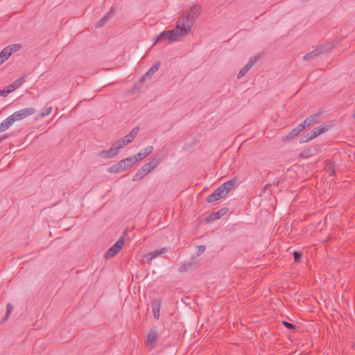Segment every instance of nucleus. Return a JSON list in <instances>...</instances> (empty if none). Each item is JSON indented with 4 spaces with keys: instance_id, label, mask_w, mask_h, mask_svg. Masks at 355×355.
Here are the masks:
<instances>
[{
    "instance_id": "nucleus-39",
    "label": "nucleus",
    "mask_w": 355,
    "mask_h": 355,
    "mask_svg": "<svg viewBox=\"0 0 355 355\" xmlns=\"http://www.w3.org/2000/svg\"><path fill=\"white\" fill-rule=\"evenodd\" d=\"M283 324L288 329H296V326L292 323H290L288 322H286V321H283L282 322Z\"/></svg>"
},
{
    "instance_id": "nucleus-17",
    "label": "nucleus",
    "mask_w": 355,
    "mask_h": 355,
    "mask_svg": "<svg viewBox=\"0 0 355 355\" xmlns=\"http://www.w3.org/2000/svg\"><path fill=\"white\" fill-rule=\"evenodd\" d=\"M168 251L166 248H163L159 250H155L154 252H150L147 255V261L149 263H151V261L159 255L164 254Z\"/></svg>"
},
{
    "instance_id": "nucleus-15",
    "label": "nucleus",
    "mask_w": 355,
    "mask_h": 355,
    "mask_svg": "<svg viewBox=\"0 0 355 355\" xmlns=\"http://www.w3.org/2000/svg\"><path fill=\"white\" fill-rule=\"evenodd\" d=\"M153 147L152 146H148L146 148L141 149L136 155L134 157H137V162L139 159H142L150 154L153 151Z\"/></svg>"
},
{
    "instance_id": "nucleus-8",
    "label": "nucleus",
    "mask_w": 355,
    "mask_h": 355,
    "mask_svg": "<svg viewBox=\"0 0 355 355\" xmlns=\"http://www.w3.org/2000/svg\"><path fill=\"white\" fill-rule=\"evenodd\" d=\"M119 150L114 146L113 144L112 146L109 150H103L98 153L99 157L107 159L114 157L118 154Z\"/></svg>"
},
{
    "instance_id": "nucleus-10",
    "label": "nucleus",
    "mask_w": 355,
    "mask_h": 355,
    "mask_svg": "<svg viewBox=\"0 0 355 355\" xmlns=\"http://www.w3.org/2000/svg\"><path fill=\"white\" fill-rule=\"evenodd\" d=\"M225 196L226 195L223 193V191L218 187L207 197V201L209 203L214 202Z\"/></svg>"
},
{
    "instance_id": "nucleus-11",
    "label": "nucleus",
    "mask_w": 355,
    "mask_h": 355,
    "mask_svg": "<svg viewBox=\"0 0 355 355\" xmlns=\"http://www.w3.org/2000/svg\"><path fill=\"white\" fill-rule=\"evenodd\" d=\"M236 182V178H234L223 183L219 187L223 191V193L227 196V194L234 187Z\"/></svg>"
},
{
    "instance_id": "nucleus-47",
    "label": "nucleus",
    "mask_w": 355,
    "mask_h": 355,
    "mask_svg": "<svg viewBox=\"0 0 355 355\" xmlns=\"http://www.w3.org/2000/svg\"><path fill=\"white\" fill-rule=\"evenodd\" d=\"M335 173V171L333 170L331 175H333Z\"/></svg>"
},
{
    "instance_id": "nucleus-25",
    "label": "nucleus",
    "mask_w": 355,
    "mask_h": 355,
    "mask_svg": "<svg viewBox=\"0 0 355 355\" xmlns=\"http://www.w3.org/2000/svg\"><path fill=\"white\" fill-rule=\"evenodd\" d=\"M10 56V54L9 53L6 47H5L0 52V65L2 64L6 60H7Z\"/></svg>"
},
{
    "instance_id": "nucleus-40",
    "label": "nucleus",
    "mask_w": 355,
    "mask_h": 355,
    "mask_svg": "<svg viewBox=\"0 0 355 355\" xmlns=\"http://www.w3.org/2000/svg\"><path fill=\"white\" fill-rule=\"evenodd\" d=\"M9 94H10V91H8V89H4L2 90L0 89V96H6Z\"/></svg>"
},
{
    "instance_id": "nucleus-26",
    "label": "nucleus",
    "mask_w": 355,
    "mask_h": 355,
    "mask_svg": "<svg viewBox=\"0 0 355 355\" xmlns=\"http://www.w3.org/2000/svg\"><path fill=\"white\" fill-rule=\"evenodd\" d=\"M12 310H13L12 305L10 303H8L6 305V313L4 318L1 320V323H3L8 319Z\"/></svg>"
},
{
    "instance_id": "nucleus-41",
    "label": "nucleus",
    "mask_w": 355,
    "mask_h": 355,
    "mask_svg": "<svg viewBox=\"0 0 355 355\" xmlns=\"http://www.w3.org/2000/svg\"><path fill=\"white\" fill-rule=\"evenodd\" d=\"M272 187V184L271 183L267 184L263 188V192H266L267 190H271Z\"/></svg>"
},
{
    "instance_id": "nucleus-32",
    "label": "nucleus",
    "mask_w": 355,
    "mask_h": 355,
    "mask_svg": "<svg viewBox=\"0 0 355 355\" xmlns=\"http://www.w3.org/2000/svg\"><path fill=\"white\" fill-rule=\"evenodd\" d=\"M146 176V174L144 173L141 169H139L137 173L132 178L134 182L141 180L144 177Z\"/></svg>"
},
{
    "instance_id": "nucleus-29",
    "label": "nucleus",
    "mask_w": 355,
    "mask_h": 355,
    "mask_svg": "<svg viewBox=\"0 0 355 355\" xmlns=\"http://www.w3.org/2000/svg\"><path fill=\"white\" fill-rule=\"evenodd\" d=\"M299 134H300L299 133V130H296L295 128L288 135H286L285 136L284 140H285V139H286V140L292 139L294 137H295L296 136H297Z\"/></svg>"
},
{
    "instance_id": "nucleus-21",
    "label": "nucleus",
    "mask_w": 355,
    "mask_h": 355,
    "mask_svg": "<svg viewBox=\"0 0 355 355\" xmlns=\"http://www.w3.org/2000/svg\"><path fill=\"white\" fill-rule=\"evenodd\" d=\"M202 8L200 6L196 5L191 7L189 10H187L191 14V16L195 19L201 13Z\"/></svg>"
},
{
    "instance_id": "nucleus-36",
    "label": "nucleus",
    "mask_w": 355,
    "mask_h": 355,
    "mask_svg": "<svg viewBox=\"0 0 355 355\" xmlns=\"http://www.w3.org/2000/svg\"><path fill=\"white\" fill-rule=\"evenodd\" d=\"M302 257V253L299 251H295L293 252V258L295 261H300Z\"/></svg>"
},
{
    "instance_id": "nucleus-6",
    "label": "nucleus",
    "mask_w": 355,
    "mask_h": 355,
    "mask_svg": "<svg viewBox=\"0 0 355 355\" xmlns=\"http://www.w3.org/2000/svg\"><path fill=\"white\" fill-rule=\"evenodd\" d=\"M259 60V56H255L252 58L248 62V63L240 70V71L238 73L237 78L240 79L243 76H244Z\"/></svg>"
},
{
    "instance_id": "nucleus-7",
    "label": "nucleus",
    "mask_w": 355,
    "mask_h": 355,
    "mask_svg": "<svg viewBox=\"0 0 355 355\" xmlns=\"http://www.w3.org/2000/svg\"><path fill=\"white\" fill-rule=\"evenodd\" d=\"M158 336L159 334L157 330L155 328H152L147 335V338L145 341L146 345L150 347H154Z\"/></svg>"
},
{
    "instance_id": "nucleus-35",
    "label": "nucleus",
    "mask_w": 355,
    "mask_h": 355,
    "mask_svg": "<svg viewBox=\"0 0 355 355\" xmlns=\"http://www.w3.org/2000/svg\"><path fill=\"white\" fill-rule=\"evenodd\" d=\"M205 250H206V247L204 245H198L197 246V252H196L197 256H200V254L204 253Z\"/></svg>"
},
{
    "instance_id": "nucleus-31",
    "label": "nucleus",
    "mask_w": 355,
    "mask_h": 355,
    "mask_svg": "<svg viewBox=\"0 0 355 355\" xmlns=\"http://www.w3.org/2000/svg\"><path fill=\"white\" fill-rule=\"evenodd\" d=\"M139 131V128L138 127H135L130 132L129 134L127 135V136L132 141L137 135Z\"/></svg>"
},
{
    "instance_id": "nucleus-3",
    "label": "nucleus",
    "mask_w": 355,
    "mask_h": 355,
    "mask_svg": "<svg viewBox=\"0 0 355 355\" xmlns=\"http://www.w3.org/2000/svg\"><path fill=\"white\" fill-rule=\"evenodd\" d=\"M334 47H335V45L333 44L332 43H329L327 45L320 46L319 48L304 55V60L305 61L311 60L314 58L318 57L322 53H325L329 51Z\"/></svg>"
},
{
    "instance_id": "nucleus-1",
    "label": "nucleus",
    "mask_w": 355,
    "mask_h": 355,
    "mask_svg": "<svg viewBox=\"0 0 355 355\" xmlns=\"http://www.w3.org/2000/svg\"><path fill=\"white\" fill-rule=\"evenodd\" d=\"M193 23V17L191 16L189 12L185 11L177 21L176 27L185 36L191 31Z\"/></svg>"
},
{
    "instance_id": "nucleus-4",
    "label": "nucleus",
    "mask_w": 355,
    "mask_h": 355,
    "mask_svg": "<svg viewBox=\"0 0 355 355\" xmlns=\"http://www.w3.org/2000/svg\"><path fill=\"white\" fill-rule=\"evenodd\" d=\"M36 110L34 107H26L15 112L12 115L15 121H21L26 117L34 114Z\"/></svg>"
},
{
    "instance_id": "nucleus-43",
    "label": "nucleus",
    "mask_w": 355,
    "mask_h": 355,
    "mask_svg": "<svg viewBox=\"0 0 355 355\" xmlns=\"http://www.w3.org/2000/svg\"><path fill=\"white\" fill-rule=\"evenodd\" d=\"M308 153H309V152L304 151V152L300 153V156L302 157H308Z\"/></svg>"
},
{
    "instance_id": "nucleus-33",
    "label": "nucleus",
    "mask_w": 355,
    "mask_h": 355,
    "mask_svg": "<svg viewBox=\"0 0 355 355\" xmlns=\"http://www.w3.org/2000/svg\"><path fill=\"white\" fill-rule=\"evenodd\" d=\"M51 111H52V107L51 106L46 107L45 109L44 110V111L42 112L39 114V117L42 118V117H44L46 116H48L51 112Z\"/></svg>"
},
{
    "instance_id": "nucleus-46",
    "label": "nucleus",
    "mask_w": 355,
    "mask_h": 355,
    "mask_svg": "<svg viewBox=\"0 0 355 355\" xmlns=\"http://www.w3.org/2000/svg\"><path fill=\"white\" fill-rule=\"evenodd\" d=\"M11 85H12V87L14 88V89H15H15H17L18 88V87H17L14 84V83H12Z\"/></svg>"
},
{
    "instance_id": "nucleus-28",
    "label": "nucleus",
    "mask_w": 355,
    "mask_h": 355,
    "mask_svg": "<svg viewBox=\"0 0 355 355\" xmlns=\"http://www.w3.org/2000/svg\"><path fill=\"white\" fill-rule=\"evenodd\" d=\"M228 211V208L224 207L218 210L217 212L214 213V217L213 220L219 219L220 217L224 216Z\"/></svg>"
},
{
    "instance_id": "nucleus-23",
    "label": "nucleus",
    "mask_w": 355,
    "mask_h": 355,
    "mask_svg": "<svg viewBox=\"0 0 355 355\" xmlns=\"http://www.w3.org/2000/svg\"><path fill=\"white\" fill-rule=\"evenodd\" d=\"M153 40L155 41V44L159 42H166L167 41V31H162L155 37H154Z\"/></svg>"
},
{
    "instance_id": "nucleus-16",
    "label": "nucleus",
    "mask_w": 355,
    "mask_h": 355,
    "mask_svg": "<svg viewBox=\"0 0 355 355\" xmlns=\"http://www.w3.org/2000/svg\"><path fill=\"white\" fill-rule=\"evenodd\" d=\"M114 13V8H112L97 23L96 26L101 27L104 26L109 19H110Z\"/></svg>"
},
{
    "instance_id": "nucleus-38",
    "label": "nucleus",
    "mask_w": 355,
    "mask_h": 355,
    "mask_svg": "<svg viewBox=\"0 0 355 355\" xmlns=\"http://www.w3.org/2000/svg\"><path fill=\"white\" fill-rule=\"evenodd\" d=\"M115 245H117L119 249H121L122 247L124 245V238L123 237H121L115 243H114Z\"/></svg>"
},
{
    "instance_id": "nucleus-34",
    "label": "nucleus",
    "mask_w": 355,
    "mask_h": 355,
    "mask_svg": "<svg viewBox=\"0 0 355 355\" xmlns=\"http://www.w3.org/2000/svg\"><path fill=\"white\" fill-rule=\"evenodd\" d=\"M24 82H25V78L21 77V78L17 79L13 83L19 88L24 84Z\"/></svg>"
},
{
    "instance_id": "nucleus-27",
    "label": "nucleus",
    "mask_w": 355,
    "mask_h": 355,
    "mask_svg": "<svg viewBox=\"0 0 355 355\" xmlns=\"http://www.w3.org/2000/svg\"><path fill=\"white\" fill-rule=\"evenodd\" d=\"M193 265V262H188L186 263L182 264L180 268H178V272L183 273L186 272L189 270L190 268H191Z\"/></svg>"
},
{
    "instance_id": "nucleus-13",
    "label": "nucleus",
    "mask_w": 355,
    "mask_h": 355,
    "mask_svg": "<svg viewBox=\"0 0 355 355\" xmlns=\"http://www.w3.org/2000/svg\"><path fill=\"white\" fill-rule=\"evenodd\" d=\"M15 120L12 118V115L7 117L4 119L0 124V132H3L7 130L8 128L11 127V125L15 123Z\"/></svg>"
},
{
    "instance_id": "nucleus-18",
    "label": "nucleus",
    "mask_w": 355,
    "mask_h": 355,
    "mask_svg": "<svg viewBox=\"0 0 355 355\" xmlns=\"http://www.w3.org/2000/svg\"><path fill=\"white\" fill-rule=\"evenodd\" d=\"M132 142V140L128 137L127 135L124 136L123 138L119 139L118 141L114 143V146L116 147L118 150L122 148L124 146Z\"/></svg>"
},
{
    "instance_id": "nucleus-42",
    "label": "nucleus",
    "mask_w": 355,
    "mask_h": 355,
    "mask_svg": "<svg viewBox=\"0 0 355 355\" xmlns=\"http://www.w3.org/2000/svg\"><path fill=\"white\" fill-rule=\"evenodd\" d=\"M281 180L279 178H276L274 182L272 183H271L272 184V187H277L279 186V183H280Z\"/></svg>"
},
{
    "instance_id": "nucleus-19",
    "label": "nucleus",
    "mask_w": 355,
    "mask_h": 355,
    "mask_svg": "<svg viewBox=\"0 0 355 355\" xmlns=\"http://www.w3.org/2000/svg\"><path fill=\"white\" fill-rule=\"evenodd\" d=\"M120 250V249H119L118 246L117 245H115L114 244L107 251L105 252V258L106 259H109L110 258H112L114 257L118 252Z\"/></svg>"
},
{
    "instance_id": "nucleus-37",
    "label": "nucleus",
    "mask_w": 355,
    "mask_h": 355,
    "mask_svg": "<svg viewBox=\"0 0 355 355\" xmlns=\"http://www.w3.org/2000/svg\"><path fill=\"white\" fill-rule=\"evenodd\" d=\"M309 127L306 123H304V121L299 124L295 129L299 130V133L302 132L306 128Z\"/></svg>"
},
{
    "instance_id": "nucleus-5",
    "label": "nucleus",
    "mask_w": 355,
    "mask_h": 355,
    "mask_svg": "<svg viewBox=\"0 0 355 355\" xmlns=\"http://www.w3.org/2000/svg\"><path fill=\"white\" fill-rule=\"evenodd\" d=\"M160 163V159L157 157L153 158L148 163L145 164L140 168L141 171L146 175L152 172L155 168Z\"/></svg>"
},
{
    "instance_id": "nucleus-24",
    "label": "nucleus",
    "mask_w": 355,
    "mask_h": 355,
    "mask_svg": "<svg viewBox=\"0 0 355 355\" xmlns=\"http://www.w3.org/2000/svg\"><path fill=\"white\" fill-rule=\"evenodd\" d=\"M6 47L11 55L13 53L17 52L19 50H20L21 49L22 46L20 44H13L8 45Z\"/></svg>"
},
{
    "instance_id": "nucleus-44",
    "label": "nucleus",
    "mask_w": 355,
    "mask_h": 355,
    "mask_svg": "<svg viewBox=\"0 0 355 355\" xmlns=\"http://www.w3.org/2000/svg\"><path fill=\"white\" fill-rule=\"evenodd\" d=\"M6 89H8V90L10 91V94L15 91L12 85H10L9 86H8Z\"/></svg>"
},
{
    "instance_id": "nucleus-45",
    "label": "nucleus",
    "mask_w": 355,
    "mask_h": 355,
    "mask_svg": "<svg viewBox=\"0 0 355 355\" xmlns=\"http://www.w3.org/2000/svg\"><path fill=\"white\" fill-rule=\"evenodd\" d=\"M8 137V135H3L0 137V144Z\"/></svg>"
},
{
    "instance_id": "nucleus-14",
    "label": "nucleus",
    "mask_w": 355,
    "mask_h": 355,
    "mask_svg": "<svg viewBox=\"0 0 355 355\" xmlns=\"http://www.w3.org/2000/svg\"><path fill=\"white\" fill-rule=\"evenodd\" d=\"M320 118H321V113H320V112L315 113V114L311 115L308 118H306L304 121V124L306 123V125L309 127L311 125L318 123L319 121L320 120Z\"/></svg>"
},
{
    "instance_id": "nucleus-9",
    "label": "nucleus",
    "mask_w": 355,
    "mask_h": 355,
    "mask_svg": "<svg viewBox=\"0 0 355 355\" xmlns=\"http://www.w3.org/2000/svg\"><path fill=\"white\" fill-rule=\"evenodd\" d=\"M161 66L160 62H157L155 64H153L148 71L139 80L140 83L144 82L147 79H150L154 75V73L158 71L159 68Z\"/></svg>"
},
{
    "instance_id": "nucleus-20",
    "label": "nucleus",
    "mask_w": 355,
    "mask_h": 355,
    "mask_svg": "<svg viewBox=\"0 0 355 355\" xmlns=\"http://www.w3.org/2000/svg\"><path fill=\"white\" fill-rule=\"evenodd\" d=\"M160 309H161L160 300L154 302L152 305V311H153L155 318L157 320H158L159 318Z\"/></svg>"
},
{
    "instance_id": "nucleus-22",
    "label": "nucleus",
    "mask_w": 355,
    "mask_h": 355,
    "mask_svg": "<svg viewBox=\"0 0 355 355\" xmlns=\"http://www.w3.org/2000/svg\"><path fill=\"white\" fill-rule=\"evenodd\" d=\"M328 130V126L320 125L315 128L313 130H311L312 135H313L314 138L318 137V135L325 132Z\"/></svg>"
},
{
    "instance_id": "nucleus-30",
    "label": "nucleus",
    "mask_w": 355,
    "mask_h": 355,
    "mask_svg": "<svg viewBox=\"0 0 355 355\" xmlns=\"http://www.w3.org/2000/svg\"><path fill=\"white\" fill-rule=\"evenodd\" d=\"M313 139H314V137H313V135H312L311 132H308L306 135H303L300 138V143H301V144L306 143Z\"/></svg>"
},
{
    "instance_id": "nucleus-12",
    "label": "nucleus",
    "mask_w": 355,
    "mask_h": 355,
    "mask_svg": "<svg viewBox=\"0 0 355 355\" xmlns=\"http://www.w3.org/2000/svg\"><path fill=\"white\" fill-rule=\"evenodd\" d=\"M184 37L182 33H180L178 30H171L167 31V41L172 42L178 40L180 37Z\"/></svg>"
},
{
    "instance_id": "nucleus-2",
    "label": "nucleus",
    "mask_w": 355,
    "mask_h": 355,
    "mask_svg": "<svg viewBox=\"0 0 355 355\" xmlns=\"http://www.w3.org/2000/svg\"><path fill=\"white\" fill-rule=\"evenodd\" d=\"M137 162V157H129L120 160L107 168L109 173H119L126 171Z\"/></svg>"
}]
</instances>
